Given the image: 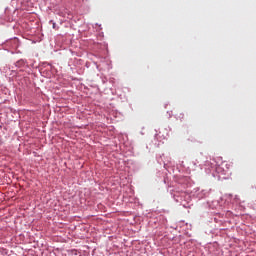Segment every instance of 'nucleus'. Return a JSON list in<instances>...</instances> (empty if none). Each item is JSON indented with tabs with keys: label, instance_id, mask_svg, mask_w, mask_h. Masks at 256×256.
I'll list each match as a JSON object with an SVG mask.
<instances>
[{
	"label": "nucleus",
	"instance_id": "f257e3e1",
	"mask_svg": "<svg viewBox=\"0 0 256 256\" xmlns=\"http://www.w3.org/2000/svg\"><path fill=\"white\" fill-rule=\"evenodd\" d=\"M53 29H57V24L55 22H52Z\"/></svg>",
	"mask_w": 256,
	"mask_h": 256
}]
</instances>
